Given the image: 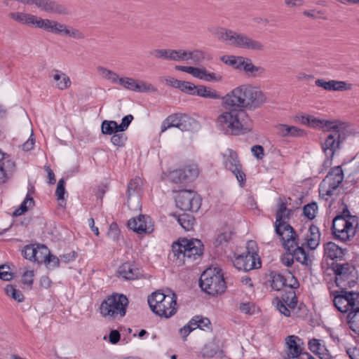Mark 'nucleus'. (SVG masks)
I'll list each match as a JSON object with an SVG mask.
<instances>
[{"mask_svg": "<svg viewBox=\"0 0 359 359\" xmlns=\"http://www.w3.org/2000/svg\"><path fill=\"white\" fill-rule=\"evenodd\" d=\"M222 100L226 111L217 117V127L226 135L237 136L252 128V121L247 111L261 108L268 98L260 87L245 83L231 90Z\"/></svg>", "mask_w": 359, "mask_h": 359, "instance_id": "f257e3e1", "label": "nucleus"}, {"mask_svg": "<svg viewBox=\"0 0 359 359\" xmlns=\"http://www.w3.org/2000/svg\"><path fill=\"white\" fill-rule=\"evenodd\" d=\"M302 123L313 128H320V126H322V120L318 119L311 116H302Z\"/></svg>", "mask_w": 359, "mask_h": 359, "instance_id": "864d4df0", "label": "nucleus"}, {"mask_svg": "<svg viewBox=\"0 0 359 359\" xmlns=\"http://www.w3.org/2000/svg\"><path fill=\"white\" fill-rule=\"evenodd\" d=\"M118 83L126 89L135 92L144 93L156 90L153 85L130 77H121Z\"/></svg>", "mask_w": 359, "mask_h": 359, "instance_id": "aec40b11", "label": "nucleus"}, {"mask_svg": "<svg viewBox=\"0 0 359 359\" xmlns=\"http://www.w3.org/2000/svg\"><path fill=\"white\" fill-rule=\"evenodd\" d=\"M318 210V205L316 202H311L303 208V215L309 219L312 220L316 217V211Z\"/></svg>", "mask_w": 359, "mask_h": 359, "instance_id": "de8ad7c7", "label": "nucleus"}, {"mask_svg": "<svg viewBox=\"0 0 359 359\" xmlns=\"http://www.w3.org/2000/svg\"><path fill=\"white\" fill-rule=\"evenodd\" d=\"M15 163L10 158H6L0 163V184L5 183L8 175L14 170Z\"/></svg>", "mask_w": 359, "mask_h": 359, "instance_id": "72a5a7b5", "label": "nucleus"}, {"mask_svg": "<svg viewBox=\"0 0 359 359\" xmlns=\"http://www.w3.org/2000/svg\"><path fill=\"white\" fill-rule=\"evenodd\" d=\"M197 126V121L185 114H173L168 116L162 123L161 133L170 128H177L182 131L192 130Z\"/></svg>", "mask_w": 359, "mask_h": 359, "instance_id": "9b49d317", "label": "nucleus"}, {"mask_svg": "<svg viewBox=\"0 0 359 359\" xmlns=\"http://www.w3.org/2000/svg\"><path fill=\"white\" fill-rule=\"evenodd\" d=\"M166 297L167 294H164L159 290L154 292L151 295H149L148 297L147 301L151 310L152 311L153 305L157 306V304H160V303Z\"/></svg>", "mask_w": 359, "mask_h": 359, "instance_id": "c03bdc74", "label": "nucleus"}, {"mask_svg": "<svg viewBox=\"0 0 359 359\" xmlns=\"http://www.w3.org/2000/svg\"><path fill=\"white\" fill-rule=\"evenodd\" d=\"M34 205V201L32 196L29 194H27L26 198L22 201L20 207L15 210L13 212V217H18L25 212H27L29 208Z\"/></svg>", "mask_w": 359, "mask_h": 359, "instance_id": "ea45409f", "label": "nucleus"}, {"mask_svg": "<svg viewBox=\"0 0 359 359\" xmlns=\"http://www.w3.org/2000/svg\"><path fill=\"white\" fill-rule=\"evenodd\" d=\"M231 235L230 233L224 232L219 233L215 241V245L216 247L222 245L224 244H226L229 242V241L231 239Z\"/></svg>", "mask_w": 359, "mask_h": 359, "instance_id": "bf43d9fd", "label": "nucleus"}, {"mask_svg": "<svg viewBox=\"0 0 359 359\" xmlns=\"http://www.w3.org/2000/svg\"><path fill=\"white\" fill-rule=\"evenodd\" d=\"M171 215L176 219L178 224L185 231H190V230L193 229L194 225L196 222L194 216H192L189 214H187V213H183L181 215H177L175 213H173Z\"/></svg>", "mask_w": 359, "mask_h": 359, "instance_id": "473e14b6", "label": "nucleus"}, {"mask_svg": "<svg viewBox=\"0 0 359 359\" xmlns=\"http://www.w3.org/2000/svg\"><path fill=\"white\" fill-rule=\"evenodd\" d=\"M246 74H250L253 76H257L265 72L264 68L253 65L250 58L245 57L242 69Z\"/></svg>", "mask_w": 359, "mask_h": 359, "instance_id": "c9c22d12", "label": "nucleus"}, {"mask_svg": "<svg viewBox=\"0 0 359 359\" xmlns=\"http://www.w3.org/2000/svg\"><path fill=\"white\" fill-rule=\"evenodd\" d=\"M205 58L204 53L199 50H195L191 52L187 51V60H191L195 64L201 62Z\"/></svg>", "mask_w": 359, "mask_h": 359, "instance_id": "5fc2aeb1", "label": "nucleus"}, {"mask_svg": "<svg viewBox=\"0 0 359 359\" xmlns=\"http://www.w3.org/2000/svg\"><path fill=\"white\" fill-rule=\"evenodd\" d=\"M246 254L253 255L254 258L258 259L257 245L255 241H249L246 245Z\"/></svg>", "mask_w": 359, "mask_h": 359, "instance_id": "052dcab7", "label": "nucleus"}, {"mask_svg": "<svg viewBox=\"0 0 359 359\" xmlns=\"http://www.w3.org/2000/svg\"><path fill=\"white\" fill-rule=\"evenodd\" d=\"M42 29L53 34L70 37L72 27L67 26L56 20L45 19Z\"/></svg>", "mask_w": 359, "mask_h": 359, "instance_id": "5701e85b", "label": "nucleus"}, {"mask_svg": "<svg viewBox=\"0 0 359 359\" xmlns=\"http://www.w3.org/2000/svg\"><path fill=\"white\" fill-rule=\"evenodd\" d=\"M215 35L219 40L236 48L257 52L264 51L265 49V46L262 41L227 28L217 27Z\"/></svg>", "mask_w": 359, "mask_h": 359, "instance_id": "7ed1b4c3", "label": "nucleus"}, {"mask_svg": "<svg viewBox=\"0 0 359 359\" xmlns=\"http://www.w3.org/2000/svg\"><path fill=\"white\" fill-rule=\"evenodd\" d=\"M36 244H29L26 245L22 250V256L32 262L34 261V257L36 256Z\"/></svg>", "mask_w": 359, "mask_h": 359, "instance_id": "09e8293b", "label": "nucleus"}, {"mask_svg": "<svg viewBox=\"0 0 359 359\" xmlns=\"http://www.w3.org/2000/svg\"><path fill=\"white\" fill-rule=\"evenodd\" d=\"M97 69L104 79L110 81L113 83H118L120 77L116 72L101 66L97 67Z\"/></svg>", "mask_w": 359, "mask_h": 359, "instance_id": "a19ab883", "label": "nucleus"}, {"mask_svg": "<svg viewBox=\"0 0 359 359\" xmlns=\"http://www.w3.org/2000/svg\"><path fill=\"white\" fill-rule=\"evenodd\" d=\"M307 246L311 250H315L319 245L320 241V232L319 228L311 224L309 229L306 236Z\"/></svg>", "mask_w": 359, "mask_h": 359, "instance_id": "c756f323", "label": "nucleus"}, {"mask_svg": "<svg viewBox=\"0 0 359 359\" xmlns=\"http://www.w3.org/2000/svg\"><path fill=\"white\" fill-rule=\"evenodd\" d=\"M233 264L237 269L244 271L261 267L259 258H258V262H256V259L254 258L253 255L246 253L238 255L233 261Z\"/></svg>", "mask_w": 359, "mask_h": 359, "instance_id": "4be33fe9", "label": "nucleus"}, {"mask_svg": "<svg viewBox=\"0 0 359 359\" xmlns=\"http://www.w3.org/2000/svg\"><path fill=\"white\" fill-rule=\"evenodd\" d=\"M343 180L344 173L341 168L336 166L332 168L320 185V194L332 196L334 191L339 187Z\"/></svg>", "mask_w": 359, "mask_h": 359, "instance_id": "ddd939ff", "label": "nucleus"}, {"mask_svg": "<svg viewBox=\"0 0 359 359\" xmlns=\"http://www.w3.org/2000/svg\"><path fill=\"white\" fill-rule=\"evenodd\" d=\"M120 230L116 223L113 222L110 224L109 231L107 233L109 237L114 241H116L118 238Z\"/></svg>", "mask_w": 359, "mask_h": 359, "instance_id": "774afa93", "label": "nucleus"}, {"mask_svg": "<svg viewBox=\"0 0 359 359\" xmlns=\"http://www.w3.org/2000/svg\"><path fill=\"white\" fill-rule=\"evenodd\" d=\"M195 95L208 99H219L220 95L214 89L203 85L196 86Z\"/></svg>", "mask_w": 359, "mask_h": 359, "instance_id": "f704fd0d", "label": "nucleus"}, {"mask_svg": "<svg viewBox=\"0 0 359 359\" xmlns=\"http://www.w3.org/2000/svg\"><path fill=\"white\" fill-rule=\"evenodd\" d=\"M127 140V137L123 133H115L111 137V143L118 147H123Z\"/></svg>", "mask_w": 359, "mask_h": 359, "instance_id": "6e6d98bb", "label": "nucleus"}, {"mask_svg": "<svg viewBox=\"0 0 359 359\" xmlns=\"http://www.w3.org/2000/svg\"><path fill=\"white\" fill-rule=\"evenodd\" d=\"M34 5L41 11L46 13L62 15L69 13V10L64 5L55 0H36Z\"/></svg>", "mask_w": 359, "mask_h": 359, "instance_id": "412c9836", "label": "nucleus"}, {"mask_svg": "<svg viewBox=\"0 0 359 359\" xmlns=\"http://www.w3.org/2000/svg\"><path fill=\"white\" fill-rule=\"evenodd\" d=\"M196 88V86L193 83L189 81H182L180 87L179 88L182 92L190 94L191 95H195V90Z\"/></svg>", "mask_w": 359, "mask_h": 359, "instance_id": "4d7b16f0", "label": "nucleus"}, {"mask_svg": "<svg viewBox=\"0 0 359 359\" xmlns=\"http://www.w3.org/2000/svg\"><path fill=\"white\" fill-rule=\"evenodd\" d=\"M320 128L325 131L332 133L334 130L339 131V127L335 121L322 120V126Z\"/></svg>", "mask_w": 359, "mask_h": 359, "instance_id": "13d9d810", "label": "nucleus"}, {"mask_svg": "<svg viewBox=\"0 0 359 359\" xmlns=\"http://www.w3.org/2000/svg\"><path fill=\"white\" fill-rule=\"evenodd\" d=\"M276 299H277V304H276L277 309L280 311V313L283 314L285 316L289 317L290 316V311L288 309V307H287L286 303H285V302L283 299H280L277 298Z\"/></svg>", "mask_w": 359, "mask_h": 359, "instance_id": "0e129e2a", "label": "nucleus"}, {"mask_svg": "<svg viewBox=\"0 0 359 359\" xmlns=\"http://www.w3.org/2000/svg\"><path fill=\"white\" fill-rule=\"evenodd\" d=\"M342 209L332 220V231L334 236L341 241H350L357 232L359 219L351 215L348 205L343 203Z\"/></svg>", "mask_w": 359, "mask_h": 359, "instance_id": "f03ea898", "label": "nucleus"}, {"mask_svg": "<svg viewBox=\"0 0 359 359\" xmlns=\"http://www.w3.org/2000/svg\"><path fill=\"white\" fill-rule=\"evenodd\" d=\"M347 323L350 329L359 335V306L348 313Z\"/></svg>", "mask_w": 359, "mask_h": 359, "instance_id": "e433bc0d", "label": "nucleus"}, {"mask_svg": "<svg viewBox=\"0 0 359 359\" xmlns=\"http://www.w3.org/2000/svg\"><path fill=\"white\" fill-rule=\"evenodd\" d=\"M199 174L198 165L188 163L183 167L170 172L168 179L175 184L188 183L194 180Z\"/></svg>", "mask_w": 359, "mask_h": 359, "instance_id": "2eb2a0df", "label": "nucleus"}, {"mask_svg": "<svg viewBox=\"0 0 359 359\" xmlns=\"http://www.w3.org/2000/svg\"><path fill=\"white\" fill-rule=\"evenodd\" d=\"M333 304L341 313H347L359 306V292L342 290L334 292Z\"/></svg>", "mask_w": 359, "mask_h": 359, "instance_id": "f8f14e48", "label": "nucleus"}, {"mask_svg": "<svg viewBox=\"0 0 359 359\" xmlns=\"http://www.w3.org/2000/svg\"><path fill=\"white\" fill-rule=\"evenodd\" d=\"M215 35L219 40L236 48L257 52L264 51L265 49V46L262 41L227 28L217 27Z\"/></svg>", "mask_w": 359, "mask_h": 359, "instance_id": "20e7f679", "label": "nucleus"}, {"mask_svg": "<svg viewBox=\"0 0 359 359\" xmlns=\"http://www.w3.org/2000/svg\"><path fill=\"white\" fill-rule=\"evenodd\" d=\"M140 184L141 180L139 177H136L130 181L127 189L128 202H129L132 197H136L138 199V193L140 190Z\"/></svg>", "mask_w": 359, "mask_h": 359, "instance_id": "4c0bfd02", "label": "nucleus"}, {"mask_svg": "<svg viewBox=\"0 0 359 359\" xmlns=\"http://www.w3.org/2000/svg\"><path fill=\"white\" fill-rule=\"evenodd\" d=\"M133 118V116L131 114L125 116L122 118L121 124L118 125V130H120L121 132L126 130Z\"/></svg>", "mask_w": 359, "mask_h": 359, "instance_id": "69168bd1", "label": "nucleus"}, {"mask_svg": "<svg viewBox=\"0 0 359 359\" xmlns=\"http://www.w3.org/2000/svg\"><path fill=\"white\" fill-rule=\"evenodd\" d=\"M118 123L115 121L104 120L102 123L101 130L104 135H112L121 132L118 130Z\"/></svg>", "mask_w": 359, "mask_h": 359, "instance_id": "79ce46f5", "label": "nucleus"}, {"mask_svg": "<svg viewBox=\"0 0 359 359\" xmlns=\"http://www.w3.org/2000/svg\"><path fill=\"white\" fill-rule=\"evenodd\" d=\"M128 226L138 234L150 233L154 231L151 217L144 215H140L129 219Z\"/></svg>", "mask_w": 359, "mask_h": 359, "instance_id": "6ab92c4d", "label": "nucleus"}, {"mask_svg": "<svg viewBox=\"0 0 359 359\" xmlns=\"http://www.w3.org/2000/svg\"><path fill=\"white\" fill-rule=\"evenodd\" d=\"M282 299L284 300L285 303H286L287 307L290 309L295 308L297 300L293 290H290L287 292L285 295L282 296Z\"/></svg>", "mask_w": 359, "mask_h": 359, "instance_id": "8fccbe9b", "label": "nucleus"}, {"mask_svg": "<svg viewBox=\"0 0 359 359\" xmlns=\"http://www.w3.org/2000/svg\"><path fill=\"white\" fill-rule=\"evenodd\" d=\"M340 144V133L339 131L334 130L332 133H329L325 139L322 148L327 156L332 157L337 149L339 148Z\"/></svg>", "mask_w": 359, "mask_h": 359, "instance_id": "cd10ccee", "label": "nucleus"}, {"mask_svg": "<svg viewBox=\"0 0 359 359\" xmlns=\"http://www.w3.org/2000/svg\"><path fill=\"white\" fill-rule=\"evenodd\" d=\"M346 249L341 248L333 242H328L324 245V256L332 260L341 259L345 255Z\"/></svg>", "mask_w": 359, "mask_h": 359, "instance_id": "c85d7f7f", "label": "nucleus"}, {"mask_svg": "<svg viewBox=\"0 0 359 359\" xmlns=\"http://www.w3.org/2000/svg\"><path fill=\"white\" fill-rule=\"evenodd\" d=\"M119 276L127 280H135L142 276L141 270L135 263L125 262L118 269Z\"/></svg>", "mask_w": 359, "mask_h": 359, "instance_id": "a878e982", "label": "nucleus"}, {"mask_svg": "<svg viewBox=\"0 0 359 359\" xmlns=\"http://www.w3.org/2000/svg\"><path fill=\"white\" fill-rule=\"evenodd\" d=\"M170 49H154L149 52V55L156 59L170 60Z\"/></svg>", "mask_w": 359, "mask_h": 359, "instance_id": "603ef678", "label": "nucleus"}, {"mask_svg": "<svg viewBox=\"0 0 359 359\" xmlns=\"http://www.w3.org/2000/svg\"><path fill=\"white\" fill-rule=\"evenodd\" d=\"M309 348L320 359H333L323 340L313 338L309 341Z\"/></svg>", "mask_w": 359, "mask_h": 359, "instance_id": "bb28decb", "label": "nucleus"}, {"mask_svg": "<svg viewBox=\"0 0 359 359\" xmlns=\"http://www.w3.org/2000/svg\"><path fill=\"white\" fill-rule=\"evenodd\" d=\"M315 84L318 87L329 91H344L352 89V84L343 81L330 80L326 81L323 79H317Z\"/></svg>", "mask_w": 359, "mask_h": 359, "instance_id": "393cba45", "label": "nucleus"}, {"mask_svg": "<svg viewBox=\"0 0 359 359\" xmlns=\"http://www.w3.org/2000/svg\"><path fill=\"white\" fill-rule=\"evenodd\" d=\"M332 269L336 276L335 283L337 286L341 288L347 287L351 288L355 286L358 275L353 264L348 262L344 264L332 263Z\"/></svg>", "mask_w": 359, "mask_h": 359, "instance_id": "6e6552de", "label": "nucleus"}, {"mask_svg": "<svg viewBox=\"0 0 359 359\" xmlns=\"http://www.w3.org/2000/svg\"><path fill=\"white\" fill-rule=\"evenodd\" d=\"M278 210L276 213V222L274 223L275 231L278 236H282L286 233H291L294 230L293 227L288 224V221L293 213L292 209L287 208V203L283 199L280 198L278 203Z\"/></svg>", "mask_w": 359, "mask_h": 359, "instance_id": "9d476101", "label": "nucleus"}, {"mask_svg": "<svg viewBox=\"0 0 359 359\" xmlns=\"http://www.w3.org/2000/svg\"><path fill=\"white\" fill-rule=\"evenodd\" d=\"M10 267L6 265L0 266V279L10 280L13 278V273L9 271Z\"/></svg>", "mask_w": 359, "mask_h": 359, "instance_id": "e2e57ef3", "label": "nucleus"}, {"mask_svg": "<svg viewBox=\"0 0 359 359\" xmlns=\"http://www.w3.org/2000/svg\"><path fill=\"white\" fill-rule=\"evenodd\" d=\"M152 307V311L160 317L165 318L172 317L176 313L177 310L175 293L170 290L168 294H167V297L160 304H157V306L153 305Z\"/></svg>", "mask_w": 359, "mask_h": 359, "instance_id": "dca6fc26", "label": "nucleus"}, {"mask_svg": "<svg viewBox=\"0 0 359 359\" xmlns=\"http://www.w3.org/2000/svg\"><path fill=\"white\" fill-rule=\"evenodd\" d=\"M277 134L283 137H299L304 134L303 130L295 126H290L285 124H279L276 126Z\"/></svg>", "mask_w": 359, "mask_h": 359, "instance_id": "7c9ffc66", "label": "nucleus"}, {"mask_svg": "<svg viewBox=\"0 0 359 359\" xmlns=\"http://www.w3.org/2000/svg\"><path fill=\"white\" fill-rule=\"evenodd\" d=\"M225 57H226L225 56H223L222 57V60L224 62L233 66L236 69H242V65H243V62L245 61L244 57L231 55V56L228 57L227 60H226Z\"/></svg>", "mask_w": 359, "mask_h": 359, "instance_id": "a18cd8bd", "label": "nucleus"}, {"mask_svg": "<svg viewBox=\"0 0 359 359\" xmlns=\"http://www.w3.org/2000/svg\"><path fill=\"white\" fill-rule=\"evenodd\" d=\"M36 252L34 262L41 264L44 263L46 259L48 258L50 250L45 245L36 244Z\"/></svg>", "mask_w": 359, "mask_h": 359, "instance_id": "58836bf2", "label": "nucleus"}, {"mask_svg": "<svg viewBox=\"0 0 359 359\" xmlns=\"http://www.w3.org/2000/svg\"><path fill=\"white\" fill-rule=\"evenodd\" d=\"M48 257V258L46 259L44 264L48 269H54L59 266L60 259L58 257L51 255L50 252H49V255Z\"/></svg>", "mask_w": 359, "mask_h": 359, "instance_id": "680f3d73", "label": "nucleus"}, {"mask_svg": "<svg viewBox=\"0 0 359 359\" xmlns=\"http://www.w3.org/2000/svg\"><path fill=\"white\" fill-rule=\"evenodd\" d=\"M170 60L180 61L187 60V51L182 49L172 50L170 49Z\"/></svg>", "mask_w": 359, "mask_h": 359, "instance_id": "3c124183", "label": "nucleus"}, {"mask_svg": "<svg viewBox=\"0 0 359 359\" xmlns=\"http://www.w3.org/2000/svg\"><path fill=\"white\" fill-rule=\"evenodd\" d=\"M191 325H196L195 328H199L201 330H205V328H210V320L208 318H203L202 316H194L190 320Z\"/></svg>", "mask_w": 359, "mask_h": 359, "instance_id": "37998d69", "label": "nucleus"}, {"mask_svg": "<svg viewBox=\"0 0 359 359\" xmlns=\"http://www.w3.org/2000/svg\"><path fill=\"white\" fill-rule=\"evenodd\" d=\"M129 301L126 295L114 293L108 296L100 304V312L104 318L115 319L126 316Z\"/></svg>", "mask_w": 359, "mask_h": 359, "instance_id": "0eeeda50", "label": "nucleus"}, {"mask_svg": "<svg viewBox=\"0 0 359 359\" xmlns=\"http://www.w3.org/2000/svg\"><path fill=\"white\" fill-rule=\"evenodd\" d=\"M199 285L203 291L211 296L223 294L226 285L220 268H209L204 271L199 278Z\"/></svg>", "mask_w": 359, "mask_h": 359, "instance_id": "423d86ee", "label": "nucleus"}, {"mask_svg": "<svg viewBox=\"0 0 359 359\" xmlns=\"http://www.w3.org/2000/svg\"><path fill=\"white\" fill-rule=\"evenodd\" d=\"M174 257L180 262H193L203 253V244L198 239L180 238L172 245Z\"/></svg>", "mask_w": 359, "mask_h": 359, "instance_id": "39448f33", "label": "nucleus"}, {"mask_svg": "<svg viewBox=\"0 0 359 359\" xmlns=\"http://www.w3.org/2000/svg\"><path fill=\"white\" fill-rule=\"evenodd\" d=\"M286 344L290 350L288 354L289 357L292 358H297L301 355L303 352L299 344H297V341H300V339L294 335H290L286 338Z\"/></svg>", "mask_w": 359, "mask_h": 359, "instance_id": "2f4dec72", "label": "nucleus"}, {"mask_svg": "<svg viewBox=\"0 0 359 359\" xmlns=\"http://www.w3.org/2000/svg\"><path fill=\"white\" fill-rule=\"evenodd\" d=\"M71 83L72 82L69 77L67 74H63V76H62V79L57 81L56 85L58 89L65 90L70 87Z\"/></svg>", "mask_w": 359, "mask_h": 359, "instance_id": "338daca9", "label": "nucleus"}, {"mask_svg": "<svg viewBox=\"0 0 359 359\" xmlns=\"http://www.w3.org/2000/svg\"><path fill=\"white\" fill-rule=\"evenodd\" d=\"M9 17L20 23L26 24V25H32L35 27L42 29L45 19L41 18L36 15L25 13H19L14 12L9 13Z\"/></svg>", "mask_w": 359, "mask_h": 359, "instance_id": "b1692460", "label": "nucleus"}, {"mask_svg": "<svg viewBox=\"0 0 359 359\" xmlns=\"http://www.w3.org/2000/svg\"><path fill=\"white\" fill-rule=\"evenodd\" d=\"M271 287L273 290L280 291L283 287L290 290L297 288L299 286L298 280L290 273L289 280L285 276L275 271H271L269 274Z\"/></svg>", "mask_w": 359, "mask_h": 359, "instance_id": "f3484780", "label": "nucleus"}, {"mask_svg": "<svg viewBox=\"0 0 359 359\" xmlns=\"http://www.w3.org/2000/svg\"><path fill=\"white\" fill-rule=\"evenodd\" d=\"M283 242L284 248L287 252H292L294 258L297 262L306 266H311L312 260L309 258V254L302 246H299L297 242L298 236L294 230L291 233H286L279 236Z\"/></svg>", "mask_w": 359, "mask_h": 359, "instance_id": "1a4fd4ad", "label": "nucleus"}, {"mask_svg": "<svg viewBox=\"0 0 359 359\" xmlns=\"http://www.w3.org/2000/svg\"><path fill=\"white\" fill-rule=\"evenodd\" d=\"M224 165L231 170L236 179L243 182L245 180V174L241 170V165L238 160V154L231 149H228L226 154H223Z\"/></svg>", "mask_w": 359, "mask_h": 359, "instance_id": "a211bd4d", "label": "nucleus"}, {"mask_svg": "<svg viewBox=\"0 0 359 359\" xmlns=\"http://www.w3.org/2000/svg\"><path fill=\"white\" fill-rule=\"evenodd\" d=\"M175 203L182 210L196 212L201 205V198L194 191L182 190L177 194Z\"/></svg>", "mask_w": 359, "mask_h": 359, "instance_id": "4468645a", "label": "nucleus"}, {"mask_svg": "<svg viewBox=\"0 0 359 359\" xmlns=\"http://www.w3.org/2000/svg\"><path fill=\"white\" fill-rule=\"evenodd\" d=\"M5 292L8 296L11 297L14 300L18 302H22L24 300L23 294L12 285H8L6 287Z\"/></svg>", "mask_w": 359, "mask_h": 359, "instance_id": "49530a36", "label": "nucleus"}]
</instances>
